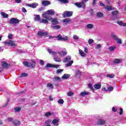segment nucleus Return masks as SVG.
Here are the masks:
<instances>
[{"instance_id":"obj_1","label":"nucleus","mask_w":126,"mask_h":126,"mask_svg":"<svg viewBox=\"0 0 126 126\" xmlns=\"http://www.w3.org/2000/svg\"><path fill=\"white\" fill-rule=\"evenodd\" d=\"M48 52L49 54H52L53 56H59V57H64V56L67 55V52L65 48L63 49L61 52H54L52 50L48 49Z\"/></svg>"},{"instance_id":"obj_2","label":"nucleus","mask_w":126,"mask_h":126,"mask_svg":"<svg viewBox=\"0 0 126 126\" xmlns=\"http://www.w3.org/2000/svg\"><path fill=\"white\" fill-rule=\"evenodd\" d=\"M1 65L2 66L3 68H5L7 69L9 67H10V64L7 63V61L5 59H1L0 60Z\"/></svg>"},{"instance_id":"obj_3","label":"nucleus","mask_w":126,"mask_h":126,"mask_svg":"<svg viewBox=\"0 0 126 126\" xmlns=\"http://www.w3.org/2000/svg\"><path fill=\"white\" fill-rule=\"evenodd\" d=\"M48 20L51 22V26L58 25L59 24V19L57 18H53L52 17H50Z\"/></svg>"},{"instance_id":"obj_4","label":"nucleus","mask_w":126,"mask_h":126,"mask_svg":"<svg viewBox=\"0 0 126 126\" xmlns=\"http://www.w3.org/2000/svg\"><path fill=\"white\" fill-rule=\"evenodd\" d=\"M4 44L6 46H10L11 47H15V46H16V44H15V41L11 40H10L9 41L4 42Z\"/></svg>"},{"instance_id":"obj_5","label":"nucleus","mask_w":126,"mask_h":126,"mask_svg":"<svg viewBox=\"0 0 126 126\" xmlns=\"http://www.w3.org/2000/svg\"><path fill=\"white\" fill-rule=\"evenodd\" d=\"M32 63H28V62L25 61L23 63L24 65H25V66H28V67H35V61H32Z\"/></svg>"},{"instance_id":"obj_6","label":"nucleus","mask_w":126,"mask_h":126,"mask_svg":"<svg viewBox=\"0 0 126 126\" xmlns=\"http://www.w3.org/2000/svg\"><path fill=\"white\" fill-rule=\"evenodd\" d=\"M8 23L10 24H13V25H16V24L19 23V20L15 18H12L9 21H8Z\"/></svg>"},{"instance_id":"obj_7","label":"nucleus","mask_w":126,"mask_h":126,"mask_svg":"<svg viewBox=\"0 0 126 126\" xmlns=\"http://www.w3.org/2000/svg\"><path fill=\"white\" fill-rule=\"evenodd\" d=\"M73 14V12L72 11H65L63 13V17H70V16H72Z\"/></svg>"},{"instance_id":"obj_8","label":"nucleus","mask_w":126,"mask_h":126,"mask_svg":"<svg viewBox=\"0 0 126 126\" xmlns=\"http://www.w3.org/2000/svg\"><path fill=\"white\" fill-rule=\"evenodd\" d=\"M111 36L112 37L113 39H114V40L116 41L117 44H122V39L118 38V36H117L116 35L112 34Z\"/></svg>"},{"instance_id":"obj_9","label":"nucleus","mask_w":126,"mask_h":126,"mask_svg":"<svg viewBox=\"0 0 126 126\" xmlns=\"http://www.w3.org/2000/svg\"><path fill=\"white\" fill-rule=\"evenodd\" d=\"M106 124V120L104 119H99L97 121V126H104Z\"/></svg>"},{"instance_id":"obj_10","label":"nucleus","mask_w":126,"mask_h":126,"mask_svg":"<svg viewBox=\"0 0 126 126\" xmlns=\"http://www.w3.org/2000/svg\"><path fill=\"white\" fill-rule=\"evenodd\" d=\"M53 59L55 62L56 63H61L62 59L60 58L59 56H57V55H53Z\"/></svg>"},{"instance_id":"obj_11","label":"nucleus","mask_w":126,"mask_h":126,"mask_svg":"<svg viewBox=\"0 0 126 126\" xmlns=\"http://www.w3.org/2000/svg\"><path fill=\"white\" fill-rule=\"evenodd\" d=\"M75 4L76 5V6H77V7L79 8L85 7V4L83 2L75 3Z\"/></svg>"},{"instance_id":"obj_12","label":"nucleus","mask_w":126,"mask_h":126,"mask_svg":"<svg viewBox=\"0 0 126 126\" xmlns=\"http://www.w3.org/2000/svg\"><path fill=\"white\" fill-rule=\"evenodd\" d=\"M71 60V56H68L66 57L63 60V63H68L70 62V60Z\"/></svg>"},{"instance_id":"obj_13","label":"nucleus","mask_w":126,"mask_h":126,"mask_svg":"<svg viewBox=\"0 0 126 126\" xmlns=\"http://www.w3.org/2000/svg\"><path fill=\"white\" fill-rule=\"evenodd\" d=\"M46 13L47 14H48V15H55V13H56V12H55V10H54V9H50L47 10Z\"/></svg>"},{"instance_id":"obj_14","label":"nucleus","mask_w":126,"mask_h":126,"mask_svg":"<svg viewBox=\"0 0 126 126\" xmlns=\"http://www.w3.org/2000/svg\"><path fill=\"white\" fill-rule=\"evenodd\" d=\"M37 35L39 36H47V35H48V32L38 31L37 32Z\"/></svg>"},{"instance_id":"obj_15","label":"nucleus","mask_w":126,"mask_h":126,"mask_svg":"<svg viewBox=\"0 0 126 126\" xmlns=\"http://www.w3.org/2000/svg\"><path fill=\"white\" fill-rule=\"evenodd\" d=\"M38 4L37 3H34L28 4V6H30V7H32V8H36V7L38 6Z\"/></svg>"},{"instance_id":"obj_16","label":"nucleus","mask_w":126,"mask_h":126,"mask_svg":"<svg viewBox=\"0 0 126 126\" xmlns=\"http://www.w3.org/2000/svg\"><path fill=\"white\" fill-rule=\"evenodd\" d=\"M51 28H52V29L55 30H59V29H61V26L58 25H54L53 26H51Z\"/></svg>"},{"instance_id":"obj_17","label":"nucleus","mask_w":126,"mask_h":126,"mask_svg":"<svg viewBox=\"0 0 126 126\" xmlns=\"http://www.w3.org/2000/svg\"><path fill=\"white\" fill-rule=\"evenodd\" d=\"M101 82H98L95 84H94V87L95 88V89H100V88H101Z\"/></svg>"},{"instance_id":"obj_18","label":"nucleus","mask_w":126,"mask_h":126,"mask_svg":"<svg viewBox=\"0 0 126 126\" xmlns=\"http://www.w3.org/2000/svg\"><path fill=\"white\" fill-rule=\"evenodd\" d=\"M70 77V74H64L63 75L62 77V79L65 80L68 79Z\"/></svg>"},{"instance_id":"obj_19","label":"nucleus","mask_w":126,"mask_h":126,"mask_svg":"<svg viewBox=\"0 0 126 126\" xmlns=\"http://www.w3.org/2000/svg\"><path fill=\"white\" fill-rule=\"evenodd\" d=\"M42 5L44 6H47V5H49V4H51V2L48 0H43L42 2Z\"/></svg>"},{"instance_id":"obj_20","label":"nucleus","mask_w":126,"mask_h":126,"mask_svg":"<svg viewBox=\"0 0 126 126\" xmlns=\"http://www.w3.org/2000/svg\"><path fill=\"white\" fill-rule=\"evenodd\" d=\"M34 21H41V17L39 15H34Z\"/></svg>"},{"instance_id":"obj_21","label":"nucleus","mask_w":126,"mask_h":126,"mask_svg":"<svg viewBox=\"0 0 126 126\" xmlns=\"http://www.w3.org/2000/svg\"><path fill=\"white\" fill-rule=\"evenodd\" d=\"M61 79V77L59 76H56L53 78V82H57L58 81H60Z\"/></svg>"},{"instance_id":"obj_22","label":"nucleus","mask_w":126,"mask_h":126,"mask_svg":"<svg viewBox=\"0 0 126 126\" xmlns=\"http://www.w3.org/2000/svg\"><path fill=\"white\" fill-rule=\"evenodd\" d=\"M52 124H54V126H59V120H58V119H54L52 121Z\"/></svg>"},{"instance_id":"obj_23","label":"nucleus","mask_w":126,"mask_h":126,"mask_svg":"<svg viewBox=\"0 0 126 126\" xmlns=\"http://www.w3.org/2000/svg\"><path fill=\"white\" fill-rule=\"evenodd\" d=\"M86 95H89V92H83L80 93V96H82L84 97V96H86Z\"/></svg>"},{"instance_id":"obj_24","label":"nucleus","mask_w":126,"mask_h":126,"mask_svg":"<svg viewBox=\"0 0 126 126\" xmlns=\"http://www.w3.org/2000/svg\"><path fill=\"white\" fill-rule=\"evenodd\" d=\"M0 14L3 18H8V14L2 12H0Z\"/></svg>"},{"instance_id":"obj_25","label":"nucleus","mask_w":126,"mask_h":126,"mask_svg":"<svg viewBox=\"0 0 126 126\" xmlns=\"http://www.w3.org/2000/svg\"><path fill=\"white\" fill-rule=\"evenodd\" d=\"M79 52L80 56L83 57H86V54H85L83 51L81 50V49L79 50Z\"/></svg>"},{"instance_id":"obj_26","label":"nucleus","mask_w":126,"mask_h":126,"mask_svg":"<svg viewBox=\"0 0 126 126\" xmlns=\"http://www.w3.org/2000/svg\"><path fill=\"white\" fill-rule=\"evenodd\" d=\"M105 9L107 11H110L111 10H113V9H114V7H111L110 6H107L105 7Z\"/></svg>"},{"instance_id":"obj_27","label":"nucleus","mask_w":126,"mask_h":126,"mask_svg":"<svg viewBox=\"0 0 126 126\" xmlns=\"http://www.w3.org/2000/svg\"><path fill=\"white\" fill-rule=\"evenodd\" d=\"M72 63H73V61L72 60L68 62V63H67L65 64V67H68V66H71V65H72Z\"/></svg>"},{"instance_id":"obj_28","label":"nucleus","mask_w":126,"mask_h":126,"mask_svg":"<svg viewBox=\"0 0 126 126\" xmlns=\"http://www.w3.org/2000/svg\"><path fill=\"white\" fill-rule=\"evenodd\" d=\"M108 50L109 52H114V50H116V46L115 45L109 47Z\"/></svg>"},{"instance_id":"obj_29","label":"nucleus","mask_w":126,"mask_h":126,"mask_svg":"<svg viewBox=\"0 0 126 126\" xmlns=\"http://www.w3.org/2000/svg\"><path fill=\"white\" fill-rule=\"evenodd\" d=\"M42 17L47 20H49V18H50V17L47 16V13L44 12L42 14Z\"/></svg>"},{"instance_id":"obj_30","label":"nucleus","mask_w":126,"mask_h":126,"mask_svg":"<svg viewBox=\"0 0 126 126\" xmlns=\"http://www.w3.org/2000/svg\"><path fill=\"white\" fill-rule=\"evenodd\" d=\"M63 22L65 23V25H67V24H68V23H69V22H70V19H65L63 21Z\"/></svg>"},{"instance_id":"obj_31","label":"nucleus","mask_w":126,"mask_h":126,"mask_svg":"<svg viewBox=\"0 0 126 126\" xmlns=\"http://www.w3.org/2000/svg\"><path fill=\"white\" fill-rule=\"evenodd\" d=\"M94 27V25L92 24H89L86 26V28H88V29H92Z\"/></svg>"},{"instance_id":"obj_32","label":"nucleus","mask_w":126,"mask_h":126,"mask_svg":"<svg viewBox=\"0 0 126 126\" xmlns=\"http://www.w3.org/2000/svg\"><path fill=\"white\" fill-rule=\"evenodd\" d=\"M96 16L99 18L103 17V16H104V14L103 13L99 12L96 13Z\"/></svg>"},{"instance_id":"obj_33","label":"nucleus","mask_w":126,"mask_h":126,"mask_svg":"<svg viewBox=\"0 0 126 126\" xmlns=\"http://www.w3.org/2000/svg\"><path fill=\"white\" fill-rule=\"evenodd\" d=\"M113 16H118L119 14V12L118 11H113L112 12Z\"/></svg>"},{"instance_id":"obj_34","label":"nucleus","mask_w":126,"mask_h":126,"mask_svg":"<svg viewBox=\"0 0 126 126\" xmlns=\"http://www.w3.org/2000/svg\"><path fill=\"white\" fill-rule=\"evenodd\" d=\"M14 110H15V112H20V111H21V107L19 106H17L14 108Z\"/></svg>"},{"instance_id":"obj_35","label":"nucleus","mask_w":126,"mask_h":126,"mask_svg":"<svg viewBox=\"0 0 126 126\" xmlns=\"http://www.w3.org/2000/svg\"><path fill=\"white\" fill-rule=\"evenodd\" d=\"M121 62H122V60L121 59H115L114 60V63H120Z\"/></svg>"},{"instance_id":"obj_36","label":"nucleus","mask_w":126,"mask_h":126,"mask_svg":"<svg viewBox=\"0 0 126 126\" xmlns=\"http://www.w3.org/2000/svg\"><path fill=\"white\" fill-rule=\"evenodd\" d=\"M117 23L119 25H121V26H126V23H123L122 21H118Z\"/></svg>"},{"instance_id":"obj_37","label":"nucleus","mask_w":126,"mask_h":126,"mask_svg":"<svg viewBox=\"0 0 126 126\" xmlns=\"http://www.w3.org/2000/svg\"><path fill=\"white\" fill-rule=\"evenodd\" d=\"M40 23H45V24L47 23H49V21L46 19H42V20L40 21Z\"/></svg>"},{"instance_id":"obj_38","label":"nucleus","mask_w":126,"mask_h":126,"mask_svg":"<svg viewBox=\"0 0 126 126\" xmlns=\"http://www.w3.org/2000/svg\"><path fill=\"white\" fill-rule=\"evenodd\" d=\"M19 125H20V122L17 120H16L14 122V126H18Z\"/></svg>"},{"instance_id":"obj_39","label":"nucleus","mask_w":126,"mask_h":126,"mask_svg":"<svg viewBox=\"0 0 126 126\" xmlns=\"http://www.w3.org/2000/svg\"><path fill=\"white\" fill-rule=\"evenodd\" d=\"M58 104H60V105H63V103H64V101H63V99L61 98L58 101Z\"/></svg>"},{"instance_id":"obj_40","label":"nucleus","mask_w":126,"mask_h":126,"mask_svg":"<svg viewBox=\"0 0 126 126\" xmlns=\"http://www.w3.org/2000/svg\"><path fill=\"white\" fill-rule=\"evenodd\" d=\"M47 86L49 88V89H53L54 88V85L51 83L47 84Z\"/></svg>"},{"instance_id":"obj_41","label":"nucleus","mask_w":126,"mask_h":126,"mask_svg":"<svg viewBox=\"0 0 126 126\" xmlns=\"http://www.w3.org/2000/svg\"><path fill=\"white\" fill-rule=\"evenodd\" d=\"M26 76H28V74L26 73H22L20 75V77H26Z\"/></svg>"},{"instance_id":"obj_42","label":"nucleus","mask_w":126,"mask_h":126,"mask_svg":"<svg viewBox=\"0 0 126 126\" xmlns=\"http://www.w3.org/2000/svg\"><path fill=\"white\" fill-rule=\"evenodd\" d=\"M107 77H109V78H114L115 75L113 74H108L106 75Z\"/></svg>"},{"instance_id":"obj_43","label":"nucleus","mask_w":126,"mask_h":126,"mask_svg":"<svg viewBox=\"0 0 126 126\" xmlns=\"http://www.w3.org/2000/svg\"><path fill=\"white\" fill-rule=\"evenodd\" d=\"M53 114L50 112H47L45 114V117H51Z\"/></svg>"},{"instance_id":"obj_44","label":"nucleus","mask_w":126,"mask_h":126,"mask_svg":"<svg viewBox=\"0 0 126 126\" xmlns=\"http://www.w3.org/2000/svg\"><path fill=\"white\" fill-rule=\"evenodd\" d=\"M113 90H114V88H113V87H112V86H110L109 87H108L107 91H109L110 92H111L113 91Z\"/></svg>"},{"instance_id":"obj_45","label":"nucleus","mask_w":126,"mask_h":126,"mask_svg":"<svg viewBox=\"0 0 126 126\" xmlns=\"http://www.w3.org/2000/svg\"><path fill=\"white\" fill-rule=\"evenodd\" d=\"M62 71H63V69H58L57 70L56 73L59 74V73H62Z\"/></svg>"},{"instance_id":"obj_46","label":"nucleus","mask_w":126,"mask_h":126,"mask_svg":"<svg viewBox=\"0 0 126 126\" xmlns=\"http://www.w3.org/2000/svg\"><path fill=\"white\" fill-rule=\"evenodd\" d=\"M88 87H89V88H90V89L92 90V91H94V88L92 86V84H88Z\"/></svg>"},{"instance_id":"obj_47","label":"nucleus","mask_w":126,"mask_h":126,"mask_svg":"<svg viewBox=\"0 0 126 126\" xmlns=\"http://www.w3.org/2000/svg\"><path fill=\"white\" fill-rule=\"evenodd\" d=\"M68 40V36H65L64 37H62V41H67Z\"/></svg>"},{"instance_id":"obj_48","label":"nucleus","mask_w":126,"mask_h":126,"mask_svg":"<svg viewBox=\"0 0 126 126\" xmlns=\"http://www.w3.org/2000/svg\"><path fill=\"white\" fill-rule=\"evenodd\" d=\"M56 38H57L59 40H62H62H63V36H62V35H61V34L58 35L56 37Z\"/></svg>"},{"instance_id":"obj_49","label":"nucleus","mask_w":126,"mask_h":126,"mask_svg":"<svg viewBox=\"0 0 126 126\" xmlns=\"http://www.w3.org/2000/svg\"><path fill=\"white\" fill-rule=\"evenodd\" d=\"M59 1L62 2L63 3H67L68 2V0H59Z\"/></svg>"},{"instance_id":"obj_50","label":"nucleus","mask_w":126,"mask_h":126,"mask_svg":"<svg viewBox=\"0 0 126 126\" xmlns=\"http://www.w3.org/2000/svg\"><path fill=\"white\" fill-rule=\"evenodd\" d=\"M73 94H74L73 93L71 92H68V93L67 94V96H68L69 97H70L71 96H73Z\"/></svg>"},{"instance_id":"obj_51","label":"nucleus","mask_w":126,"mask_h":126,"mask_svg":"<svg viewBox=\"0 0 126 126\" xmlns=\"http://www.w3.org/2000/svg\"><path fill=\"white\" fill-rule=\"evenodd\" d=\"M44 10L45 8L43 7H41L38 9V11H39V12H41V11H43V10Z\"/></svg>"},{"instance_id":"obj_52","label":"nucleus","mask_w":126,"mask_h":126,"mask_svg":"<svg viewBox=\"0 0 126 126\" xmlns=\"http://www.w3.org/2000/svg\"><path fill=\"white\" fill-rule=\"evenodd\" d=\"M93 42H94V40L92 39H89L88 40V43H89V45H91V44H92V43H93Z\"/></svg>"},{"instance_id":"obj_53","label":"nucleus","mask_w":126,"mask_h":126,"mask_svg":"<svg viewBox=\"0 0 126 126\" xmlns=\"http://www.w3.org/2000/svg\"><path fill=\"white\" fill-rule=\"evenodd\" d=\"M51 123H52V120H47L46 122H45V124L47 125H49V124H51Z\"/></svg>"},{"instance_id":"obj_54","label":"nucleus","mask_w":126,"mask_h":126,"mask_svg":"<svg viewBox=\"0 0 126 126\" xmlns=\"http://www.w3.org/2000/svg\"><path fill=\"white\" fill-rule=\"evenodd\" d=\"M73 39L74 40H78L79 39V37L76 35H73Z\"/></svg>"},{"instance_id":"obj_55","label":"nucleus","mask_w":126,"mask_h":126,"mask_svg":"<svg viewBox=\"0 0 126 126\" xmlns=\"http://www.w3.org/2000/svg\"><path fill=\"white\" fill-rule=\"evenodd\" d=\"M59 66H60V65L52 64V67H53L54 68H59Z\"/></svg>"},{"instance_id":"obj_56","label":"nucleus","mask_w":126,"mask_h":126,"mask_svg":"<svg viewBox=\"0 0 126 126\" xmlns=\"http://www.w3.org/2000/svg\"><path fill=\"white\" fill-rule=\"evenodd\" d=\"M46 67H53V64H51L50 63H47Z\"/></svg>"},{"instance_id":"obj_57","label":"nucleus","mask_w":126,"mask_h":126,"mask_svg":"<svg viewBox=\"0 0 126 126\" xmlns=\"http://www.w3.org/2000/svg\"><path fill=\"white\" fill-rule=\"evenodd\" d=\"M120 113H119V114L120 115H123V113H124V111L123 110V108H120Z\"/></svg>"},{"instance_id":"obj_58","label":"nucleus","mask_w":126,"mask_h":126,"mask_svg":"<svg viewBox=\"0 0 126 126\" xmlns=\"http://www.w3.org/2000/svg\"><path fill=\"white\" fill-rule=\"evenodd\" d=\"M101 90L102 91H105L106 92H108V89L107 90L105 87H103L101 89Z\"/></svg>"},{"instance_id":"obj_59","label":"nucleus","mask_w":126,"mask_h":126,"mask_svg":"<svg viewBox=\"0 0 126 126\" xmlns=\"http://www.w3.org/2000/svg\"><path fill=\"white\" fill-rule=\"evenodd\" d=\"M22 0H15V3H20Z\"/></svg>"},{"instance_id":"obj_60","label":"nucleus","mask_w":126,"mask_h":126,"mask_svg":"<svg viewBox=\"0 0 126 126\" xmlns=\"http://www.w3.org/2000/svg\"><path fill=\"white\" fill-rule=\"evenodd\" d=\"M22 10L23 12H24V13H26V12H27V10H26V9H25V7H22Z\"/></svg>"},{"instance_id":"obj_61","label":"nucleus","mask_w":126,"mask_h":126,"mask_svg":"<svg viewBox=\"0 0 126 126\" xmlns=\"http://www.w3.org/2000/svg\"><path fill=\"white\" fill-rule=\"evenodd\" d=\"M76 75H80V74H81L80 71H79V70L76 71Z\"/></svg>"},{"instance_id":"obj_62","label":"nucleus","mask_w":126,"mask_h":126,"mask_svg":"<svg viewBox=\"0 0 126 126\" xmlns=\"http://www.w3.org/2000/svg\"><path fill=\"white\" fill-rule=\"evenodd\" d=\"M84 52L86 53V54H88V49L87 47H84Z\"/></svg>"},{"instance_id":"obj_63","label":"nucleus","mask_w":126,"mask_h":126,"mask_svg":"<svg viewBox=\"0 0 126 126\" xmlns=\"http://www.w3.org/2000/svg\"><path fill=\"white\" fill-rule=\"evenodd\" d=\"M12 34L9 33L8 35V38H9V39H11L12 38Z\"/></svg>"},{"instance_id":"obj_64","label":"nucleus","mask_w":126,"mask_h":126,"mask_svg":"<svg viewBox=\"0 0 126 126\" xmlns=\"http://www.w3.org/2000/svg\"><path fill=\"white\" fill-rule=\"evenodd\" d=\"M117 108H116L115 107H113L112 108L113 112H117Z\"/></svg>"}]
</instances>
